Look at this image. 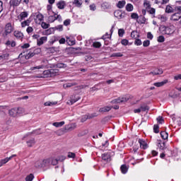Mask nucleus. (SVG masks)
Instances as JSON below:
<instances>
[{"mask_svg": "<svg viewBox=\"0 0 181 181\" xmlns=\"http://www.w3.org/2000/svg\"><path fill=\"white\" fill-rule=\"evenodd\" d=\"M158 31L161 35L170 36L175 33V27L173 25H160L158 28Z\"/></svg>", "mask_w": 181, "mask_h": 181, "instance_id": "nucleus-1", "label": "nucleus"}, {"mask_svg": "<svg viewBox=\"0 0 181 181\" xmlns=\"http://www.w3.org/2000/svg\"><path fill=\"white\" fill-rule=\"evenodd\" d=\"M76 128H77V124L76 123H71L66 126V129L68 131H74Z\"/></svg>", "mask_w": 181, "mask_h": 181, "instance_id": "nucleus-15", "label": "nucleus"}, {"mask_svg": "<svg viewBox=\"0 0 181 181\" xmlns=\"http://www.w3.org/2000/svg\"><path fill=\"white\" fill-rule=\"evenodd\" d=\"M30 19H27L26 21L21 22V28H26V26H29V25H30Z\"/></svg>", "mask_w": 181, "mask_h": 181, "instance_id": "nucleus-28", "label": "nucleus"}, {"mask_svg": "<svg viewBox=\"0 0 181 181\" xmlns=\"http://www.w3.org/2000/svg\"><path fill=\"white\" fill-rule=\"evenodd\" d=\"M144 6L146 11H149V9H151V2H149L147 0H145L144 1Z\"/></svg>", "mask_w": 181, "mask_h": 181, "instance_id": "nucleus-30", "label": "nucleus"}, {"mask_svg": "<svg viewBox=\"0 0 181 181\" xmlns=\"http://www.w3.org/2000/svg\"><path fill=\"white\" fill-rule=\"evenodd\" d=\"M147 39H150V40H152L153 39V35L152 34V33H147Z\"/></svg>", "mask_w": 181, "mask_h": 181, "instance_id": "nucleus-57", "label": "nucleus"}, {"mask_svg": "<svg viewBox=\"0 0 181 181\" xmlns=\"http://www.w3.org/2000/svg\"><path fill=\"white\" fill-rule=\"evenodd\" d=\"M124 54L121 52H116L112 54V57H122Z\"/></svg>", "mask_w": 181, "mask_h": 181, "instance_id": "nucleus-47", "label": "nucleus"}, {"mask_svg": "<svg viewBox=\"0 0 181 181\" xmlns=\"http://www.w3.org/2000/svg\"><path fill=\"white\" fill-rule=\"evenodd\" d=\"M153 131L156 134H158L159 132V126L155 124L153 127Z\"/></svg>", "mask_w": 181, "mask_h": 181, "instance_id": "nucleus-58", "label": "nucleus"}, {"mask_svg": "<svg viewBox=\"0 0 181 181\" xmlns=\"http://www.w3.org/2000/svg\"><path fill=\"white\" fill-rule=\"evenodd\" d=\"M165 13H173L175 12V8L172 7L170 5L166 6L165 8Z\"/></svg>", "mask_w": 181, "mask_h": 181, "instance_id": "nucleus-14", "label": "nucleus"}, {"mask_svg": "<svg viewBox=\"0 0 181 181\" xmlns=\"http://www.w3.org/2000/svg\"><path fill=\"white\" fill-rule=\"evenodd\" d=\"M157 41L158 43H163L165 42V37L163 35H160L157 37Z\"/></svg>", "mask_w": 181, "mask_h": 181, "instance_id": "nucleus-39", "label": "nucleus"}, {"mask_svg": "<svg viewBox=\"0 0 181 181\" xmlns=\"http://www.w3.org/2000/svg\"><path fill=\"white\" fill-rule=\"evenodd\" d=\"M151 45V41L146 40L143 42V46L144 47H148Z\"/></svg>", "mask_w": 181, "mask_h": 181, "instance_id": "nucleus-51", "label": "nucleus"}, {"mask_svg": "<svg viewBox=\"0 0 181 181\" xmlns=\"http://www.w3.org/2000/svg\"><path fill=\"white\" fill-rule=\"evenodd\" d=\"M50 26L49 24L46 23L45 22H42L41 23V28L42 29H48V28Z\"/></svg>", "mask_w": 181, "mask_h": 181, "instance_id": "nucleus-46", "label": "nucleus"}, {"mask_svg": "<svg viewBox=\"0 0 181 181\" xmlns=\"http://www.w3.org/2000/svg\"><path fill=\"white\" fill-rule=\"evenodd\" d=\"M131 37L132 39H139V33L138 31H132L131 33Z\"/></svg>", "mask_w": 181, "mask_h": 181, "instance_id": "nucleus-26", "label": "nucleus"}, {"mask_svg": "<svg viewBox=\"0 0 181 181\" xmlns=\"http://www.w3.org/2000/svg\"><path fill=\"white\" fill-rule=\"evenodd\" d=\"M149 74L152 76H159L160 74H163V70L161 69H158L150 72Z\"/></svg>", "mask_w": 181, "mask_h": 181, "instance_id": "nucleus-9", "label": "nucleus"}, {"mask_svg": "<svg viewBox=\"0 0 181 181\" xmlns=\"http://www.w3.org/2000/svg\"><path fill=\"white\" fill-rule=\"evenodd\" d=\"M17 108V115H23V114H25L26 110L23 107H16Z\"/></svg>", "mask_w": 181, "mask_h": 181, "instance_id": "nucleus-27", "label": "nucleus"}, {"mask_svg": "<svg viewBox=\"0 0 181 181\" xmlns=\"http://www.w3.org/2000/svg\"><path fill=\"white\" fill-rule=\"evenodd\" d=\"M13 31V27H12V24L11 23H8L5 26L6 35H9V33H12Z\"/></svg>", "mask_w": 181, "mask_h": 181, "instance_id": "nucleus-6", "label": "nucleus"}, {"mask_svg": "<svg viewBox=\"0 0 181 181\" xmlns=\"http://www.w3.org/2000/svg\"><path fill=\"white\" fill-rule=\"evenodd\" d=\"M22 0H12L11 1V4L13 5V6H18Z\"/></svg>", "mask_w": 181, "mask_h": 181, "instance_id": "nucleus-35", "label": "nucleus"}, {"mask_svg": "<svg viewBox=\"0 0 181 181\" xmlns=\"http://www.w3.org/2000/svg\"><path fill=\"white\" fill-rule=\"evenodd\" d=\"M158 18L161 21V22H166V21H168V17L165 16H158Z\"/></svg>", "mask_w": 181, "mask_h": 181, "instance_id": "nucleus-45", "label": "nucleus"}, {"mask_svg": "<svg viewBox=\"0 0 181 181\" xmlns=\"http://www.w3.org/2000/svg\"><path fill=\"white\" fill-rule=\"evenodd\" d=\"M181 19V13H174L170 16L171 22H177Z\"/></svg>", "mask_w": 181, "mask_h": 181, "instance_id": "nucleus-3", "label": "nucleus"}, {"mask_svg": "<svg viewBox=\"0 0 181 181\" xmlns=\"http://www.w3.org/2000/svg\"><path fill=\"white\" fill-rule=\"evenodd\" d=\"M120 98L122 100V103H127V101H129V100H131V98H132V96L131 95H126L120 96Z\"/></svg>", "mask_w": 181, "mask_h": 181, "instance_id": "nucleus-16", "label": "nucleus"}, {"mask_svg": "<svg viewBox=\"0 0 181 181\" xmlns=\"http://www.w3.org/2000/svg\"><path fill=\"white\" fill-rule=\"evenodd\" d=\"M47 42V37H41L40 38L37 40V46H42L44 43H46Z\"/></svg>", "mask_w": 181, "mask_h": 181, "instance_id": "nucleus-8", "label": "nucleus"}, {"mask_svg": "<svg viewBox=\"0 0 181 181\" xmlns=\"http://www.w3.org/2000/svg\"><path fill=\"white\" fill-rule=\"evenodd\" d=\"M123 6H125V1H119L117 4V8L121 9Z\"/></svg>", "mask_w": 181, "mask_h": 181, "instance_id": "nucleus-43", "label": "nucleus"}, {"mask_svg": "<svg viewBox=\"0 0 181 181\" xmlns=\"http://www.w3.org/2000/svg\"><path fill=\"white\" fill-rule=\"evenodd\" d=\"M44 18L43 14L40 13L35 14V17L34 18L35 23H37V25H40V23L43 22Z\"/></svg>", "mask_w": 181, "mask_h": 181, "instance_id": "nucleus-4", "label": "nucleus"}, {"mask_svg": "<svg viewBox=\"0 0 181 181\" xmlns=\"http://www.w3.org/2000/svg\"><path fill=\"white\" fill-rule=\"evenodd\" d=\"M35 168H43V163L42 160H36L34 162Z\"/></svg>", "mask_w": 181, "mask_h": 181, "instance_id": "nucleus-29", "label": "nucleus"}, {"mask_svg": "<svg viewBox=\"0 0 181 181\" xmlns=\"http://www.w3.org/2000/svg\"><path fill=\"white\" fill-rule=\"evenodd\" d=\"M57 67H58V69H64L67 67V66L63 63H59L57 64Z\"/></svg>", "mask_w": 181, "mask_h": 181, "instance_id": "nucleus-53", "label": "nucleus"}, {"mask_svg": "<svg viewBox=\"0 0 181 181\" xmlns=\"http://www.w3.org/2000/svg\"><path fill=\"white\" fill-rule=\"evenodd\" d=\"M81 97H80V95H71L68 100L67 104L68 105H73V104H74L75 103H77V101H78V100H81Z\"/></svg>", "mask_w": 181, "mask_h": 181, "instance_id": "nucleus-2", "label": "nucleus"}, {"mask_svg": "<svg viewBox=\"0 0 181 181\" xmlns=\"http://www.w3.org/2000/svg\"><path fill=\"white\" fill-rule=\"evenodd\" d=\"M147 11H148V12H149V13H151V15H153V13H155V12H156V11L155 10V8H151V7H150V8H149L148 10H147Z\"/></svg>", "mask_w": 181, "mask_h": 181, "instance_id": "nucleus-59", "label": "nucleus"}, {"mask_svg": "<svg viewBox=\"0 0 181 181\" xmlns=\"http://www.w3.org/2000/svg\"><path fill=\"white\" fill-rule=\"evenodd\" d=\"M115 18H117V19H122V12H121V11H115Z\"/></svg>", "mask_w": 181, "mask_h": 181, "instance_id": "nucleus-32", "label": "nucleus"}, {"mask_svg": "<svg viewBox=\"0 0 181 181\" xmlns=\"http://www.w3.org/2000/svg\"><path fill=\"white\" fill-rule=\"evenodd\" d=\"M8 115H10V117H13V118L18 117L17 107L10 109L8 110Z\"/></svg>", "mask_w": 181, "mask_h": 181, "instance_id": "nucleus-7", "label": "nucleus"}, {"mask_svg": "<svg viewBox=\"0 0 181 181\" xmlns=\"http://www.w3.org/2000/svg\"><path fill=\"white\" fill-rule=\"evenodd\" d=\"M56 19H57V18H56V14H54V16H50L48 18V21H49V22H50L51 23H53V22L55 21Z\"/></svg>", "mask_w": 181, "mask_h": 181, "instance_id": "nucleus-40", "label": "nucleus"}, {"mask_svg": "<svg viewBox=\"0 0 181 181\" xmlns=\"http://www.w3.org/2000/svg\"><path fill=\"white\" fill-rule=\"evenodd\" d=\"M73 4L77 8H81V5H83V0H74Z\"/></svg>", "mask_w": 181, "mask_h": 181, "instance_id": "nucleus-25", "label": "nucleus"}, {"mask_svg": "<svg viewBox=\"0 0 181 181\" xmlns=\"http://www.w3.org/2000/svg\"><path fill=\"white\" fill-rule=\"evenodd\" d=\"M50 160H51V162H50L51 165H57L58 160H57V158H50Z\"/></svg>", "mask_w": 181, "mask_h": 181, "instance_id": "nucleus-49", "label": "nucleus"}, {"mask_svg": "<svg viewBox=\"0 0 181 181\" xmlns=\"http://www.w3.org/2000/svg\"><path fill=\"white\" fill-rule=\"evenodd\" d=\"M26 144H27V146H28V148H32V146H35V144H36V141H35V139H31L27 141Z\"/></svg>", "mask_w": 181, "mask_h": 181, "instance_id": "nucleus-19", "label": "nucleus"}, {"mask_svg": "<svg viewBox=\"0 0 181 181\" xmlns=\"http://www.w3.org/2000/svg\"><path fill=\"white\" fill-rule=\"evenodd\" d=\"M35 178L33 174H30L25 177L26 181H32Z\"/></svg>", "mask_w": 181, "mask_h": 181, "instance_id": "nucleus-42", "label": "nucleus"}, {"mask_svg": "<svg viewBox=\"0 0 181 181\" xmlns=\"http://www.w3.org/2000/svg\"><path fill=\"white\" fill-rule=\"evenodd\" d=\"M93 47H96V48L101 47V42H93Z\"/></svg>", "mask_w": 181, "mask_h": 181, "instance_id": "nucleus-54", "label": "nucleus"}, {"mask_svg": "<svg viewBox=\"0 0 181 181\" xmlns=\"http://www.w3.org/2000/svg\"><path fill=\"white\" fill-rule=\"evenodd\" d=\"M157 121L159 124H163V118L160 116L157 118Z\"/></svg>", "mask_w": 181, "mask_h": 181, "instance_id": "nucleus-62", "label": "nucleus"}, {"mask_svg": "<svg viewBox=\"0 0 181 181\" xmlns=\"http://www.w3.org/2000/svg\"><path fill=\"white\" fill-rule=\"evenodd\" d=\"M29 15V13H28V12L24 11V12H21L20 13V15L18 16V19L20 21H23V19H25V18Z\"/></svg>", "mask_w": 181, "mask_h": 181, "instance_id": "nucleus-11", "label": "nucleus"}, {"mask_svg": "<svg viewBox=\"0 0 181 181\" xmlns=\"http://www.w3.org/2000/svg\"><path fill=\"white\" fill-rule=\"evenodd\" d=\"M57 101H47L44 103L45 107H53V105H57Z\"/></svg>", "mask_w": 181, "mask_h": 181, "instance_id": "nucleus-18", "label": "nucleus"}, {"mask_svg": "<svg viewBox=\"0 0 181 181\" xmlns=\"http://www.w3.org/2000/svg\"><path fill=\"white\" fill-rule=\"evenodd\" d=\"M57 6L58 9H64L66 6V1L61 0L57 3Z\"/></svg>", "mask_w": 181, "mask_h": 181, "instance_id": "nucleus-13", "label": "nucleus"}, {"mask_svg": "<svg viewBox=\"0 0 181 181\" xmlns=\"http://www.w3.org/2000/svg\"><path fill=\"white\" fill-rule=\"evenodd\" d=\"M160 136L163 139H168L169 138V134L166 132H160Z\"/></svg>", "mask_w": 181, "mask_h": 181, "instance_id": "nucleus-34", "label": "nucleus"}, {"mask_svg": "<svg viewBox=\"0 0 181 181\" xmlns=\"http://www.w3.org/2000/svg\"><path fill=\"white\" fill-rule=\"evenodd\" d=\"M134 45L136 46H141L142 45V40L139 38L135 39Z\"/></svg>", "mask_w": 181, "mask_h": 181, "instance_id": "nucleus-41", "label": "nucleus"}, {"mask_svg": "<svg viewBox=\"0 0 181 181\" xmlns=\"http://www.w3.org/2000/svg\"><path fill=\"white\" fill-rule=\"evenodd\" d=\"M126 9L128 12H132V11H134V6L131 4H128L126 6Z\"/></svg>", "mask_w": 181, "mask_h": 181, "instance_id": "nucleus-36", "label": "nucleus"}, {"mask_svg": "<svg viewBox=\"0 0 181 181\" xmlns=\"http://www.w3.org/2000/svg\"><path fill=\"white\" fill-rule=\"evenodd\" d=\"M121 44L123 46H128V45L129 44V41H128V40L127 39H123L121 40Z\"/></svg>", "mask_w": 181, "mask_h": 181, "instance_id": "nucleus-48", "label": "nucleus"}, {"mask_svg": "<svg viewBox=\"0 0 181 181\" xmlns=\"http://www.w3.org/2000/svg\"><path fill=\"white\" fill-rule=\"evenodd\" d=\"M40 69H45V66L39 65V66H33V67L30 68V70L32 71H36V70H40Z\"/></svg>", "mask_w": 181, "mask_h": 181, "instance_id": "nucleus-33", "label": "nucleus"}, {"mask_svg": "<svg viewBox=\"0 0 181 181\" xmlns=\"http://www.w3.org/2000/svg\"><path fill=\"white\" fill-rule=\"evenodd\" d=\"M40 49H36L34 52L30 53L28 55L25 56V59H30V57H33L35 54H38V53H40Z\"/></svg>", "mask_w": 181, "mask_h": 181, "instance_id": "nucleus-12", "label": "nucleus"}, {"mask_svg": "<svg viewBox=\"0 0 181 181\" xmlns=\"http://www.w3.org/2000/svg\"><path fill=\"white\" fill-rule=\"evenodd\" d=\"M174 80H176V81L181 80V74L175 75L174 76Z\"/></svg>", "mask_w": 181, "mask_h": 181, "instance_id": "nucleus-63", "label": "nucleus"}, {"mask_svg": "<svg viewBox=\"0 0 181 181\" xmlns=\"http://www.w3.org/2000/svg\"><path fill=\"white\" fill-rule=\"evenodd\" d=\"M122 103V100L121 99V97H119L116 99H114L113 100H112V104H119Z\"/></svg>", "mask_w": 181, "mask_h": 181, "instance_id": "nucleus-37", "label": "nucleus"}, {"mask_svg": "<svg viewBox=\"0 0 181 181\" xmlns=\"http://www.w3.org/2000/svg\"><path fill=\"white\" fill-rule=\"evenodd\" d=\"M157 146L161 150L166 149V144L165 142H162V141H158Z\"/></svg>", "mask_w": 181, "mask_h": 181, "instance_id": "nucleus-21", "label": "nucleus"}, {"mask_svg": "<svg viewBox=\"0 0 181 181\" xmlns=\"http://www.w3.org/2000/svg\"><path fill=\"white\" fill-rule=\"evenodd\" d=\"M90 11H95L97 9V7L95 6V4H91L89 6Z\"/></svg>", "mask_w": 181, "mask_h": 181, "instance_id": "nucleus-61", "label": "nucleus"}, {"mask_svg": "<svg viewBox=\"0 0 181 181\" xmlns=\"http://www.w3.org/2000/svg\"><path fill=\"white\" fill-rule=\"evenodd\" d=\"M14 36L16 37V39H23V33H22L21 31H15Z\"/></svg>", "mask_w": 181, "mask_h": 181, "instance_id": "nucleus-20", "label": "nucleus"}, {"mask_svg": "<svg viewBox=\"0 0 181 181\" xmlns=\"http://www.w3.org/2000/svg\"><path fill=\"white\" fill-rule=\"evenodd\" d=\"M74 86H77L76 83H67L63 85L64 88H70L71 87H74Z\"/></svg>", "mask_w": 181, "mask_h": 181, "instance_id": "nucleus-24", "label": "nucleus"}, {"mask_svg": "<svg viewBox=\"0 0 181 181\" xmlns=\"http://www.w3.org/2000/svg\"><path fill=\"white\" fill-rule=\"evenodd\" d=\"M6 45L7 46H11V47H15L16 46V42H15V41H7Z\"/></svg>", "mask_w": 181, "mask_h": 181, "instance_id": "nucleus-38", "label": "nucleus"}, {"mask_svg": "<svg viewBox=\"0 0 181 181\" xmlns=\"http://www.w3.org/2000/svg\"><path fill=\"white\" fill-rule=\"evenodd\" d=\"M139 22L140 23H145L146 22V18H145V17H141L139 19Z\"/></svg>", "mask_w": 181, "mask_h": 181, "instance_id": "nucleus-60", "label": "nucleus"}, {"mask_svg": "<svg viewBox=\"0 0 181 181\" xmlns=\"http://www.w3.org/2000/svg\"><path fill=\"white\" fill-rule=\"evenodd\" d=\"M42 167L47 166V165H50L52 160L50 158H47L42 160Z\"/></svg>", "mask_w": 181, "mask_h": 181, "instance_id": "nucleus-31", "label": "nucleus"}, {"mask_svg": "<svg viewBox=\"0 0 181 181\" xmlns=\"http://www.w3.org/2000/svg\"><path fill=\"white\" fill-rule=\"evenodd\" d=\"M139 143L140 144V148H141V149H146V148H148V144H146L145 141L139 139Z\"/></svg>", "mask_w": 181, "mask_h": 181, "instance_id": "nucleus-17", "label": "nucleus"}, {"mask_svg": "<svg viewBox=\"0 0 181 181\" xmlns=\"http://www.w3.org/2000/svg\"><path fill=\"white\" fill-rule=\"evenodd\" d=\"M120 169L122 170V173H126L128 172V168H127V165H122Z\"/></svg>", "mask_w": 181, "mask_h": 181, "instance_id": "nucleus-44", "label": "nucleus"}, {"mask_svg": "<svg viewBox=\"0 0 181 181\" xmlns=\"http://www.w3.org/2000/svg\"><path fill=\"white\" fill-rule=\"evenodd\" d=\"M15 156H16L15 154H13L10 157H6L0 160V168H2L4 165H6V163H8L9 160H12V158H15Z\"/></svg>", "mask_w": 181, "mask_h": 181, "instance_id": "nucleus-5", "label": "nucleus"}, {"mask_svg": "<svg viewBox=\"0 0 181 181\" xmlns=\"http://www.w3.org/2000/svg\"><path fill=\"white\" fill-rule=\"evenodd\" d=\"M66 122L64 121L62 122H54L52 124L53 127H55V128H60L64 125Z\"/></svg>", "mask_w": 181, "mask_h": 181, "instance_id": "nucleus-22", "label": "nucleus"}, {"mask_svg": "<svg viewBox=\"0 0 181 181\" xmlns=\"http://www.w3.org/2000/svg\"><path fill=\"white\" fill-rule=\"evenodd\" d=\"M102 159H103V160H110V156H109V154H107V153L103 154Z\"/></svg>", "mask_w": 181, "mask_h": 181, "instance_id": "nucleus-50", "label": "nucleus"}, {"mask_svg": "<svg viewBox=\"0 0 181 181\" xmlns=\"http://www.w3.org/2000/svg\"><path fill=\"white\" fill-rule=\"evenodd\" d=\"M175 11H177V13H181V6H178L175 8Z\"/></svg>", "mask_w": 181, "mask_h": 181, "instance_id": "nucleus-64", "label": "nucleus"}, {"mask_svg": "<svg viewBox=\"0 0 181 181\" xmlns=\"http://www.w3.org/2000/svg\"><path fill=\"white\" fill-rule=\"evenodd\" d=\"M125 33V30L124 29H119L118 30V35L120 37H122L124 36V34Z\"/></svg>", "mask_w": 181, "mask_h": 181, "instance_id": "nucleus-52", "label": "nucleus"}, {"mask_svg": "<svg viewBox=\"0 0 181 181\" xmlns=\"http://www.w3.org/2000/svg\"><path fill=\"white\" fill-rule=\"evenodd\" d=\"M131 18H132V19H138V18H139V16H138V13H132L131 15Z\"/></svg>", "mask_w": 181, "mask_h": 181, "instance_id": "nucleus-56", "label": "nucleus"}, {"mask_svg": "<svg viewBox=\"0 0 181 181\" xmlns=\"http://www.w3.org/2000/svg\"><path fill=\"white\" fill-rule=\"evenodd\" d=\"M111 107L110 106H105L103 107H100L99 109V112H108V111H111Z\"/></svg>", "mask_w": 181, "mask_h": 181, "instance_id": "nucleus-23", "label": "nucleus"}, {"mask_svg": "<svg viewBox=\"0 0 181 181\" xmlns=\"http://www.w3.org/2000/svg\"><path fill=\"white\" fill-rule=\"evenodd\" d=\"M102 8H103V9H107V8H110V4L107 2L103 3Z\"/></svg>", "mask_w": 181, "mask_h": 181, "instance_id": "nucleus-55", "label": "nucleus"}, {"mask_svg": "<svg viewBox=\"0 0 181 181\" xmlns=\"http://www.w3.org/2000/svg\"><path fill=\"white\" fill-rule=\"evenodd\" d=\"M168 79H165L164 81H161V82H156L153 83V86H155V87H163V86H165V84H168Z\"/></svg>", "mask_w": 181, "mask_h": 181, "instance_id": "nucleus-10", "label": "nucleus"}]
</instances>
